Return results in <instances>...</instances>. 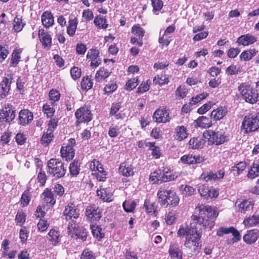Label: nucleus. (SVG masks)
<instances>
[{
  "label": "nucleus",
  "mask_w": 259,
  "mask_h": 259,
  "mask_svg": "<svg viewBox=\"0 0 259 259\" xmlns=\"http://www.w3.org/2000/svg\"><path fill=\"white\" fill-rule=\"evenodd\" d=\"M155 121L165 123L170 120L169 113L165 108L157 109L153 115Z\"/></svg>",
  "instance_id": "nucleus-13"
},
{
  "label": "nucleus",
  "mask_w": 259,
  "mask_h": 259,
  "mask_svg": "<svg viewBox=\"0 0 259 259\" xmlns=\"http://www.w3.org/2000/svg\"><path fill=\"white\" fill-rule=\"evenodd\" d=\"M238 90L241 97L245 102L254 104L258 101V94L248 84L245 83H242L238 87Z\"/></svg>",
  "instance_id": "nucleus-4"
},
{
  "label": "nucleus",
  "mask_w": 259,
  "mask_h": 259,
  "mask_svg": "<svg viewBox=\"0 0 259 259\" xmlns=\"http://www.w3.org/2000/svg\"><path fill=\"white\" fill-rule=\"evenodd\" d=\"M256 41V38L248 33L239 36L236 41L239 46H248L254 43Z\"/></svg>",
  "instance_id": "nucleus-16"
},
{
  "label": "nucleus",
  "mask_w": 259,
  "mask_h": 259,
  "mask_svg": "<svg viewBox=\"0 0 259 259\" xmlns=\"http://www.w3.org/2000/svg\"><path fill=\"white\" fill-rule=\"evenodd\" d=\"M69 25L67 28V32L69 35L72 36L74 34L75 32L77 27V23L76 20H71L69 21Z\"/></svg>",
  "instance_id": "nucleus-49"
},
{
  "label": "nucleus",
  "mask_w": 259,
  "mask_h": 259,
  "mask_svg": "<svg viewBox=\"0 0 259 259\" xmlns=\"http://www.w3.org/2000/svg\"><path fill=\"white\" fill-rule=\"evenodd\" d=\"M162 182H167L174 180L177 176L174 175L171 171L168 170H163L162 172Z\"/></svg>",
  "instance_id": "nucleus-46"
},
{
  "label": "nucleus",
  "mask_w": 259,
  "mask_h": 259,
  "mask_svg": "<svg viewBox=\"0 0 259 259\" xmlns=\"http://www.w3.org/2000/svg\"><path fill=\"white\" fill-rule=\"evenodd\" d=\"M196 126L202 128H209L211 126V122L210 118L202 116L195 120Z\"/></svg>",
  "instance_id": "nucleus-29"
},
{
  "label": "nucleus",
  "mask_w": 259,
  "mask_h": 259,
  "mask_svg": "<svg viewBox=\"0 0 259 259\" xmlns=\"http://www.w3.org/2000/svg\"><path fill=\"white\" fill-rule=\"evenodd\" d=\"M132 32L138 37L139 39H142L145 33L144 29L139 25H135L132 27Z\"/></svg>",
  "instance_id": "nucleus-44"
},
{
  "label": "nucleus",
  "mask_w": 259,
  "mask_h": 259,
  "mask_svg": "<svg viewBox=\"0 0 259 259\" xmlns=\"http://www.w3.org/2000/svg\"><path fill=\"white\" fill-rule=\"evenodd\" d=\"M122 206L126 212H130L135 209L136 204L134 201L126 200L123 203Z\"/></svg>",
  "instance_id": "nucleus-47"
},
{
  "label": "nucleus",
  "mask_w": 259,
  "mask_h": 259,
  "mask_svg": "<svg viewBox=\"0 0 259 259\" xmlns=\"http://www.w3.org/2000/svg\"><path fill=\"white\" fill-rule=\"evenodd\" d=\"M151 3L153 13L158 15L163 6V2L162 0H151Z\"/></svg>",
  "instance_id": "nucleus-40"
},
{
  "label": "nucleus",
  "mask_w": 259,
  "mask_h": 259,
  "mask_svg": "<svg viewBox=\"0 0 259 259\" xmlns=\"http://www.w3.org/2000/svg\"><path fill=\"white\" fill-rule=\"evenodd\" d=\"M254 203L253 201L246 199H238L235 203V208L237 211L246 213L250 211L253 208Z\"/></svg>",
  "instance_id": "nucleus-10"
},
{
  "label": "nucleus",
  "mask_w": 259,
  "mask_h": 259,
  "mask_svg": "<svg viewBox=\"0 0 259 259\" xmlns=\"http://www.w3.org/2000/svg\"><path fill=\"white\" fill-rule=\"evenodd\" d=\"M243 224L247 228L259 227V212H255L252 215L244 218Z\"/></svg>",
  "instance_id": "nucleus-19"
},
{
  "label": "nucleus",
  "mask_w": 259,
  "mask_h": 259,
  "mask_svg": "<svg viewBox=\"0 0 259 259\" xmlns=\"http://www.w3.org/2000/svg\"><path fill=\"white\" fill-rule=\"evenodd\" d=\"M91 229L93 236L98 238V240H101L104 236V234L102 232V229L99 226L95 225H91Z\"/></svg>",
  "instance_id": "nucleus-43"
},
{
  "label": "nucleus",
  "mask_w": 259,
  "mask_h": 259,
  "mask_svg": "<svg viewBox=\"0 0 259 259\" xmlns=\"http://www.w3.org/2000/svg\"><path fill=\"white\" fill-rule=\"evenodd\" d=\"M85 214L87 219L91 221H98L101 217L100 209L95 205L88 207Z\"/></svg>",
  "instance_id": "nucleus-14"
},
{
  "label": "nucleus",
  "mask_w": 259,
  "mask_h": 259,
  "mask_svg": "<svg viewBox=\"0 0 259 259\" xmlns=\"http://www.w3.org/2000/svg\"><path fill=\"white\" fill-rule=\"evenodd\" d=\"M47 167L48 173L56 178L63 177L66 173V168L63 162L58 159H51L48 162Z\"/></svg>",
  "instance_id": "nucleus-3"
},
{
  "label": "nucleus",
  "mask_w": 259,
  "mask_h": 259,
  "mask_svg": "<svg viewBox=\"0 0 259 259\" xmlns=\"http://www.w3.org/2000/svg\"><path fill=\"white\" fill-rule=\"evenodd\" d=\"M60 98V93L59 91L56 89H51L49 93V100L50 104L53 106L55 103L59 101Z\"/></svg>",
  "instance_id": "nucleus-34"
},
{
  "label": "nucleus",
  "mask_w": 259,
  "mask_h": 259,
  "mask_svg": "<svg viewBox=\"0 0 259 259\" xmlns=\"http://www.w3.org/2000/svg\"><path fill=\"white\" fill-rule=\"evenodd\" d=\"M28 231L25 227L21 228L19 232V237L21 241L23 243L25 242L28 236Z\"/></svg>",
  "instance_id": "nucleus-64"
},
{
  "label": "nucleus",
  "mask_w": 259,
  "mask_h": 259,
  "mask_svg": "<svg viewBox=\"0 0 259 259\" xmlns=\"http://www.w3.org/2000/svg\"><path fill=\"white\" fill-rule=\"evenodd\" d=\"M38 35L42 46L45 48H50L52 44V38L50 35L45 32L44 30H39Z\"/></svg>",
  "instance_id": "nucleus-25"
},
{
  "label": "nucleus",
  "mask_w": 259,
  "mask_h": 259,
  "mask_svg": "<svg viewBox=\"0 0 259 259\" xmlns=\"http://www.w3.org/2000/svg\"><path fill=\"white\" fill-rule=\"evenodd\" d=\"M75 226L76 225L75 223L70 224V223H69V224L68 226V231L71 232L72 230H73L78 238L80 239L82 241H85L87 236V233L82 231L80 233H78L77 232V229H75Z\"/></svg>",
  "instance_id": "nucleus-36"
},
{
  "label": "nucleus",
  "mask_w": 259,
  "mask_h": 259,
  "mask_svg": "<svg viewBox=\"0 0 259 259\" xmlns=\"http://www.w3.org/2000/svg\"><path fill=\"white\" fill-rule=\"evenodd\" d=\"M25 214L22 211H18L16 216L15 221L17 224L22 226L25 222Z\"/></svg>",
  "instance_id": "nucleus-58"
},
{
  "label": "nucleus",
  "mask_w": 259,
  "mask_h": 259,
  "mask_svg": "<svg viewBox=\"0 0 259 259\" xmlns=\"http://www.w3.org/2000/svg\"><path fill=\"white\" fill-rule=\"evenodd\" d=\"M80 170V163L78 161H73L70 163L69 171L72 176H76L79 174Z\"/></svg>",
  "instance_id": "nucleus-41"
},
{
  "label": "nucleus",
  "mask_w": 259,
  "mask_h": 259,
  "mask_svg": "<svg viewBox=\"0 0 259 259\" xmlns=\"http://www.w3.org/2000/svg\"><path fill=\"white\" fill-rule=\"evenodd\" d=\"M117 89V85L113 81L108 83L104 88V91L107 94H111L116 90Z\"/></svg>",
  "instance_id": "nucleus-59"
},
{
  "label": "nucleus",
  "mask_w": 259,
  "mask_h": 259,
  "mask_svg": "<svg viewBox=\"0 0 259 259\" xmlns=\"http://www.w3.org/2000/svg\"><path fill=\"white\" fill-rule=\"evenodd\" d=\"M144 208L146 212L150 215H153L155 213V207L153 204L149 200H146L144 203Z\"/></svg>",
  "instance_id": "nucleus-56"
},
{
  "label": "nucleus",
  "mask_w": 259,
  "mask_h": 259,
  "mask_svg": "<svg viewBox=\"0 0 259 259\" xmlns=\"http://www.w3.org/2000/svg\"><path fill=\"white\" fill-rule=\"evenodd\" d=\"M201 236H196V237L186 240L184 246L185 252L188 255H196L197 254L200 249L199 245V240Z\"/></svg>",
  "instance_id": "nucleus-7"
},
{
  "label": "nucleus",
  "mask_w": 259,
  "mask_h": 259,
  "mask_svg": "<svg viewBox=\"0 0 259 259\" xmlns=\"http://www.w3.org/2000/svg\"><path fill=\"white\" fill-rule=\"evenodd\" d=\"M110 74L108 69L105 68H100L97 72L95 75L96 81L100 82L104 80L107 78Z\"/></svg>",
  "instance_id": "nucleus-33"
},
{
  "label": "nucleus",
  "mask_w": 259,
  "mask_h": 259,
  "mask_svg": "<svg viewBox=\"0 0 259 259\" xmlns=\"http://www.w3.org/2000/svg\"><path fill=\"white\" fill-rule=\"evenodd\" d=\"M208 96V94L207 93L204 92L202 93L199 95H197L195 97H192L189 104L191 106L195 105L196 103L205 99Z\"/></svg>",
  "instance_id": "nucleus-48"
},
{
  "label": "nucleus",
  "mask_w": 259,
  "mask_h": 259,
  "mask_svg": "<svg viewBox=\"0 0 259 259\" xmlns=\"http://www.w3.org/2000/svg\"><path fill=\"white\" fill-rule=\"evenodd\" d=\"M49 226V223L47 221L40 219L37 223V228L40 232H43L47 230Z\"/></svg>",
  "instance_id": "nucleus-60"
},
{
  "label": "nucleus",
  "mask_w": 259,
  "mask_h": 259,
  "mask_svg": "<svg viewBox=\"0 0 259 259\" xmlns=\"http://www.w3.org/2000/svg\"><path fill=\"white\" fill-rule=\"evenodd\" d=\"M257 52V51L254 49L244 51L240 54V58L241 60L249 61L256 54Z\"/></svg>",
  "instance_id": "nucleus-35"
},
{
  "label": "nucleus",
  "mask_w": 259,
  "mask_h": 259,
  "mask_svg": "<svg viewBox=\"0 0 259 259\" xmlns=\"http://www.w3.org/2000/svg\"><path fill=\"white\" fill-rule=\"evenodd\" d=\"M20 59V56L18 52L14 51L12 55L11 65L15 67L18 64Z\"/></svg>",
  "instance_id": "nucleus-62"
},
{
  "label": "nucleus",
  "mask_w": 259,
  "mask_h": 259,
  "mask_svg": "<svg viewBox=\"0 0 259 259\" xmlns=\"http://www.w3.org/2000/svg\"><path fill=\"white\" fill-rule=\"evenodd\" d=\"M188 135L189 133L184 126H178L176 128L175 138L177 140L182 141L187 138Z\"/></svg>",
  "instance_id": "nucleus-21"
},
{
  "label": "nucleus",
  "mask_w": 259,
  "mask_h": 259,
  "mask_svg": "<svg viewBox=\"0 0 259 259\" xmlns=\"http://www.w3.org/2000/svg\"><path fill=\"white\" fill-rule=\"evenodd\" d=\"M246 165V162L241 161L231 167V172L235 177L238 176L245 169Z\"/></svg>",
  "instance_id": "nucleus-28"
},
{
  "label": "nucleus",
  "mask_w": 259,
  "mask_h": 259,
  "mask_svg": "<svg viewBox=\"0 0 259 259\" xmlns=\"http://www.w3.org/2000/svg\"><path fill=\"white\" fill-rule=\"evenodd\" d=\"M58 119L57 118H51L48 123V128L47 131L53 132L54 130L56 128L58 125Z\"/></svg>",
  "instance_id": "nucleus-63"
},
{
  "label": "nucleus",
  "mask_w": 259,
  "mask_h": 259,
  "mask_svg": "<svg viewBox=\"0 0 259 259\" xmlns=\"http://www.w3.org/2000/svg\"><path fill=\"white\" fill-rule=\"evenodd\" d=\"M63 214L67 221L70 220L73 223L80 215L79 210L75 204L69 203L65 207Z\"/></svg>",
  "instance_id": "nucleus-8"
},
{
  "label": "nucleus",
  "mask_w": 259,
  "mask_h": 259,
  "mask_svg": "<svg viewBox=\"0 0 259 259\" xmlns=\"http://www.w3.org/2000/svg\"><path fill=\"white\" fill-rule=\"evenodd\" d=\"M242 127L245 133L256 131L259 128V112L245 116Z\"/></svg>",
  "instance_id": "nucleus-5"
},
{
  "label": "nucleus",
  "mask_w": 259,
  "mask_h": 259,
  "mask_svg": "<svg viewBox=\"0 0 259 259\" xmlns=\"http://www.w3.org/2000/svg\"><path fill=\"white\" fill-rule=\"evenodd\" d=\"M204 143V140L201 137L193 138L189 142V147L193 149H201Z\"/></svg>",
  "instance_id": "nucleus-24"
},
{
  "label": "nucleus",
  "mask_w": 259,
  "mask_h": 259,
  "mask_svg": "<svg viewBox=\"0 0 259 259\" xmlns=\"http://www.w3.org/2000/svg\"><path fill=\"white\" fill-rule=\"evenodd\" d=\"M24 27L22 19L17 17H15L13 21V28L17 32H20Z\"/></svg>",
  "instance_id": "nucleus-50"
},
{
  "label": "nucleus",
  "mask_w": 259,
  "mask_h": 259,
  "mask_svg": "<svg viewBox=\"0 0 259 259\" xmlns=\"http://www.w3.org/2000/svg\"><path fill=\"white\" fill-rule=\"evenodd\" d=\"M97 193L98 196H100L105 201L110 202L113 200L112 193L108 189L100 187V189L97 190Z\"/></svg>",
  "instance_id": "nucleus-23"
},
{
  "label": "nucleus",
  "mask_w": 259,
  "mask_h": 259,
  "mask_svg": "<svg viewBox=\"0 0 259 259\" xmlns=\"http://www.w3.org/2000/svg\"><path fill=\"white\" fill-rule=\"evenodd\" d=\"M54 135L53 133L48 131L44 132L41 139V143L43 145H48L53 140Z\"/></svg>",
  "instance_id": "nucleus-42"
},
{
  "label": "nucleus",
  "mask_w": 259,
  "mask_h": 259,
  "mask_svg": "<svg viewBox=\"0 0 259 259\" xmlns=\"http://www.w3.org/2000/svg\"><path fill=\"white\" fill-rule=\"evenodd\" d=\"M12 78V75H8V77L4 78L1 82L0 96L1 98H4L8 95L10 89Z\"/></svg>",
  "instance_id": "nucleus-15"
},
{
  "label": "nucleus",
  "mask_w": 259,
  "mask_h": 259,
  "mask_svg": "<svg viewBox=\"0 0 259 259\" xmlns=\"http://www.w3.org/2000/svg\"><path fill=\"white\" fill-rule=\"evenodd\" d=\"M227 113V109L226 107H220L211 112V116L214 120H219L223 118Z\"/></svg>",
  "instance_id": "nucleus-27"
},
{
  "label": "nucleus",
  "mask_w": 259,
  "mask_h": 259,
  "mask_svg": "<svg viewBox=\"0 0 259 259\" xmlns=\"http://www.w3.org/2000/svg\"><path fill=\"white\" fill-rule=\"evenodd\" d=\"M33 119V114L28 110H22L19 115V122L21 125H26Z\"/></svg>",
  "instance_id": "nucleus-17"
},
{
  "label": "nucleus",
  "mask_w": 259,
  "mask_h": 259,
  "mask_svg": "<svg viewBox=\"0 0 259 259\" xmlns=\"http://www.w3.org/2000/svg\"><path fill=\"white\" fill-rule=\"evenodd\" d=\"M120 127L117 125H112L109 129L108 135L111 138H114L118 136L120 133Z\"/></svg>",
  "instance_id": "nucleus-54"
},
{
  "label": "nucleus",
  "mask_w": 259,
  "mask_h": 259,
  "mask_svg": "<svg viewBox=\"0 0 259 259\" xmlns=\"http://www.w3.org/2000/svg\"><path fill=\"white\" fill-rule=\"evenodd\" d=\"M138 78L137 77L129 79L126 83V90L128 91H132L138 85Z\"/></svg>",
  "instance_id": "nucleus-55"
},
{
  "label": "nucleus",
  "mask_w": 259,
  "mask_h": 259,
  "mask_svg": "<svg viewBox=\"0 0 259 259\" xmlns=\"http://www.w3.org/2000/svg\"><path fill=\"white\" fill-rule=\"evenodd\" d=\"M93 83L91 79L88 77H83L81 82V86L82 90H89L93 87Z\"/></svg>",
  "instance_id": "nucleus-52"
},
{
  "label": "nucleus",
  "mask_w": 259,
  "mask_h": 259,
  "mask_svg": "<svg viewBox=\"0 0 259 259\" xmlns=\"http://www.w3.org/2000/svg\"><path fill=\"white\" fill-rule=\"evenodd\" d=\"M169 35H168L164 32L161 35V31L160 32V36L158 39L159 43L163 46H168L170 44L171 38Z\"/></svg>",
  "instance_id": "nucleus-39"
},
{
  "label": "nucleus",
  "mask_w": 259,
  "mask_h": 259,
  "mask_svg": "<svg viewBox=\"0 0 259 259\" xmlns=\"http://www.w3.org/2000/svg\"><path fill=\"white\" fill-rule=\"evenodd\" d=\"M162 171L160 169H158L151 174L150 176V180L153 182V183H158L159 182H162Z\"/></svg>",
  "instance_id": "nucleus-37"
},
{
  "label": "nucleus",
  "mask_w": 259,
  "mask_h": 259,
  "mask_svg": "<svg viewBox=\"0 0 259 259\" xmlns=\"http://www.w3.org/2000/svg\"><path fill=\"white\" fill-rule=\"evenodd\" d=\"M144 82L141 83L140 86L138 87L137 92L139 94H143L148 91L150 89V84L148 82Z\"/></svg>",
  "instance_id": "nucleus-61"
},
{
  "label": "nucleus",
  "mask_w": 259,
  "mask_h": 259,
  "mask_svg": "<svg viewBox=\"0 0 259 259\" xmlns=\"http://www.w3.org/2000/svg\"><path fill=\"white\" fill-rule=\"evenodd\" d=\"M157 197L162 205L176 206L179 203L180 198L176 193L168 188L161 187L157 192Z\"/></svg>",
  "instance_id": "nucleus-2"
},
{
  "label": "nucleus",
  "mask_w": 259,
  "mask_h": 259,
  "mask_svg": "<svg viewBox=\"0 0 259 259\" xmlns=\"http://www.w3.org/2000/svg\"><path fill=\"white\" fill-rule=\"evenodd\" d=\"M75 116L79 122H89L92 119L91 112L85 106L78 109L75 113Z\"/></svg>",
  "instance_id": "nucleus-11"
},
{
  "label": "nucleus",
  "mask_w": 259,
  "mask_h": 259,
  "mask_svg": "<svg viewBox=\"0 0 259 259\" xmlns=\"http://www.w3.org/2000/svg\"><path fill=\"white\" fill-rule=\"evenodd\" d=\"M168 252L171 258L182 259V252L177 244L170 245Z\"/></svg>",
  "instance_id": "nucleus-26"
},
{
  "label": "nucleus",
  "mask_w": 259,
  "mask_h": 259,
  "mask_svg": "<svg viewBox=\"0 0 259 259\" xmlns=\"http://www.w3.org/2000/svg\"><path fill=\"white\" fill-rule=\"evenodd\" d=\"M259 237V230L252 229L247 231L244 235L243 239L246 243L251 244L256 241Z\"/></svg>",
  "instance_id": "nucleus-18"
},
{
  "label": "nucleus",
  "mask_w": 259,
  "mask_h": 259,
  "mask_svg": "<svg viewBox=\"0 0 259 259\" xmlns=\"http://www.w3.org/2000/svg\"><path fill=\"white\" fill-rule=\"evenodd\" d=\"M195 156L192 154H186L181 157V161L184 164H194Z\"/></svg>",
  "instance_id": "nucleus-53"
},
{
  "label": "nucleus",
  "mask_w": 259,
  "mask_h": 259,
  "mask_svg": "<svg viewBox=\"0 0 259 259\" xmlns=\"http://www.w3.org/2000/svg\"><path fill=\"white\" fill-rule=\"evenodd\" d=\"M51 106V104L50 105L46 103L42 106V111L48 118H51L52 116H53L55 112V109L52 107Z\"/></svg>",
  "instance_id": "nucleus-45"
},
{
  "label": "nucleus",
  "mask_w": 259,
  "mask_h": 259,
  "mask_svg": "<svg viewBox=\"0 0 259 259\" xmlns=\"http://www.w3.org/2000/svg\"><path fill=\"white\" fill-rule=\"evenodd\" d=\"M94 24L99 28H106L107 27L106 19L103 17H96L94 19Z\"/></svg>",
  "instance_id": "nucleus-51"
},
{
  "label": "nucleus",
  "mask_w": 259,
  "mask_h": 259,
  "mask_svg": "<svg viewBox=\"0 0 259 259\" xmlns=\"http://www.w3.org/2000/svg\"><path fill=\"white\" fill-rule=\"evenodd\" d=\"M15 110L8 107L3 109L0 112V118L5 119L6 121H12L15 117Z\"/></svg>",
  "instance_id": "nucleus-20"
},
{
  "label": "nucleus",
  "mask_w": 259,
  "mask_h": 259,
  "mask_svg": "<svg viewBox=\"0 0 259 259\" xmlns=\"http://www.w3.org/2000/svg\"><path fill=\"white\" fill-rule=\"evenodd\" d=\"M169 78L165 75H157L153 79V82L155 84H158L160 85H163L169 82Z\"/></svg>",
  "instance_id": "nucleus-38"
},
{
  "label": "nucleus",
  "mask_w": 259,
  "mask_h": 259,
  "mask_svg": "<svg viewBox=\"0 0 259 259\" xmlns=\"http://www.w3.org/2000/svg\"><path fill=\"white\" fill-rule=\"evenodd\" d=\"M41 197L44 201L49 204L50 206H53L56 202L52 192L48 189H46L41 194Z\"/></svg>",
  "instance_id": "nucleus-31"
},
{
  "label": "nucleus",
  "mask_w": 259,
  "mask_h": 259,
  "mask_svg": "<svg viewBox=\"0 0 259 259\" xmlns=\"http://www.w3.org/2000/svg\"><path fill=\"white\" fill-rule=\"evenodd\" d=\"M50 243L55 246L60 241V235L58 231L53 229L48 233L47 236Z\"/></svg>",
  "instance_id": "nucleus-22"
},
{
  "label": "nucleus",
  "mask_w": 259,
  "mask_h": 259,
  "mask_svg": "<svg viewBox=\"0 0 259 259\" xmlns=\"http://www.w3.org/2000/svg\"><path fill=\"white\" fill-rule=\"evenodd\" d=\"M205 138L212 144L221 145L228 140V137L225 135L223 130H210L203 134Z\"/></svg>",
  "instance_id": "nucleus-6"
},
{
  "label": "nucleus",
  "mask_w": 259,
  "mask_h": 259,
  "mask_svg": "<svg viewBox=\"0 0 259 259\" xmlns=\"http://www.w3.org/2000/svg\"><path fill=\"white\" fill-rule=\"evenodd\" d=\"M90 167L92 171H94L92 174L95 175L99 181H104L106 180V173L99 161L94 159L91 162Z\"/></svg>",
  "instance_id": "nucleus-9"
},
{
  "label": "nucleus",
  "mask_w": 259,
  "mask_h": 259,
  "mask_svg": "<svg viewBox=\"0 0 259 259\" xmlns=\"http://www.w3.org/2000/svg\"><path fill=\"white\" fill-rule=\"evenodd\" d=\"M74 144L75 140L71 139L67 145L62 147L60 150L61 156L65 158L66 160L72 159L74 156V150L73 148V145Z\"/></svg>",
  "instance_id": "nucleus-12"
},
{
  "label": "nucleus",
  "mask_w": 259,
  "mask_h": 259,
  "mask_svg": "<svg viewBox=\"0 0 259 259\" xmlns=\"http://www.w3.org/2000/svg\"><path fill=\"white\" fill-rule=\"evenodd\" d=\"M195 211L196 213H199V215H193L191 217L193 222L189 225H181L177 232L178 236L181 238L185 237L186 240H188L196 236H201L198 231L196 224L202 226L204 228L209 229L214 226V219L218 217V212L212 207L203 204L199 205L196 206Z\"/></svg>",
  "instance_id": "nucleus-1"
},
{
  "label": "nucleus",
  "mask_w": 259,
  "mask_h": 259,
  "mask_svg": "<svg viewBox=\"0 0 259 259\" xmlns=\"http://www.w3.org/2000/svg\"><path fill=\"white\" fill-rule=\"evenodd\" d=\"M41 22L46 28H49L54 23V18L51 13L44 12L41 16Z\"/></svg>",
  "instance_id": "nucleus-30"
},
{
  "label": "nucleus",
  "mask_w": 259,
  "mask_h": 259,
  "mask_svg": "<svg viewBox=\"0 0 259 259\" xmlns=\"http://www.w3.org/2000/svg\"><path fill=\"white\" fill-rule=\"evenodd\" d=\"M30 201V193L29 191H25L21 196V203L23 206H27Z\"/></svg>",
  "instance_id": "nucleus-57"
},
{
  "label": "nucleus",
  "mask_w": 259,
  "mask_h": 259,
  "mask_svg": "<svg viewBox=\"0 0 259 259\" xmlns=\"http://www.w3.org/2000/svg\"><path fill=\"white\" fill-rule=\"evenodd\" d=\"M119 173L125 177H130L134 174L133 168L131 165L122 163L119 168Z\"/></svg>",
  "instance_id": "nucleus-32"
}]
</instances>
